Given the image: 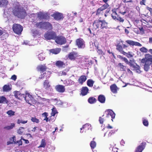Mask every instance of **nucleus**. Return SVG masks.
<instances>
[{
    "label": "nucleus",
    "instance_id": "09e8293b",
    "mask_svg": "<svg viewBox=\"0 0 152 152\" xmlns=\"http://www.w3.org/2000/svg\"><path fill=\"white\" fill-rule=\"evenodd\" d=\"M38 58L39 59L40 61H43L45 58L44 55L41 53L39 54L38 55Z\"/></svg>",
    "mask_w": 152,
    "mask_h": 152
},
{
    "label": "nucleus",
    "instance_id": "72a5a7b5",
    "mask_svg": "<svg viewBox=\"0 0 152 152\" xmlns=\"http://www.w3.org/2000/svg\"><path fill=\"white\" fill-rule=\"evenodd\" d=\"M56 65L58 67H62L65 65V64L63 61H58L56 62Z\"/></svg>",
    "mask_w": 152,
    "mask_h": 152
},
{
    "label": "nucleus",
    "instance_id": "c85d7f7f",
    "mask_svg": "<svg viewBox=\"0 0 152 152\" xmlns=\"http://www.w3.org/2000/svg\"><path fill=\"white\" fill-rule=\"evenodd\" d=\"M117 50L120 52L121 53L123 54L124 51L123 50V48L121 44L120 43H118L116 45Z\"/></svg>",
    "mask_w": 152,
    "mask_h": 152
},
{
    "label": "nucleus",
    "instance_id": "680f3d73",
    "mask_svg": "<svg viewBox=\"0 0 152 152\" xmlns=\"http://www.w3.org/2000/svg\"><path fill=\"white\" fill-rule=\"evenodd\" d=\"M146 9L150 12V15L151 16H152V8L148 7H147Z\"/></svg>",
    "mask_w": 152,
    "mask_h": 152
},
{
    "label": "nucleus",
    "instance_id": "338daca9",
    "mask_svg": "<svg viewBox=\"0 0 152 152\" xmlns=\"http://www.w3.org/2000/svg\"><path fill=\"white\" fill-rule=\"evenodd\" d=\"M100 123L101 124H103L104 121V119L103 118L100 117L99 120Z\"/></svg>",
    "mask_w": 152,
    "mask_h": 152
},
{
    "label": "nucleus",
    "instance_id": "c9c22d12",
    "mask_svg": "<svg viewBox=\"0 0 152 152\" xmlns=\"http://www.w3.org/2000/svg\"><path fill=\"white\" fill-rule=\"evenodd\" d=\"M42 115L45 117V118H44V120H45L46 122H48V121H50V119H48V113L46 112H45L42 114Z\"/></svg>",
    "mask_w": 152,
    "mask_h": 152
},
{
    "label": "nucleus",
    "instance_id": "dca6fc26",
    "mask_svg": "<svg viewBox=\"0 0 152 152\" xmlns=\"http://www.w3.org/2000/svg\"><path fill=\"white\" fill-rule=\"evenodd\" d=\"M146 144L145 142H142L136 148L135 152H142L145 148Z\"/></svg>",
    "mask_w": 152,
    "mask_h": 152
},
{
    "label": "nucleus",
    "instance_id": "2f4dec72",
    "mask_svg": "<svg viewBox=\"0 0 152 152\" xmlns=\"http://www.w3.org/2000/svg\"><path fill=\"white\" fill-rule=\"evenodd\" d=\"M8 102L6 98L4 96H0V103H6L7 104Z\"/></svg>",
    "mask_w": 152,
    "mask_h": 152
},
{
    "label": "nucleus",
    "instance_id": "4468645a",
    "mask_svg": "<svg viewBox=\"0 0 152 152\" xmlns=\"http://www.w3.org/2000/svg\"><path fill=\"white\" fill-rule=\"evenodd\" d=\"M105 113H106L107 117H108L109 115L111 116V120L113 121V119L115 118V114L114 112L111 109H107L105 110Z\"/></svg>",
    "mask_w": 152,
    "mask_h": 152
},
{
    "label": "nucleus",
    "instance_id": "bf43d9fd",
    "mask_svg": "<svg viewBox=\"0 0 152 152\" xmlns=\"http://www.w3.org/2000/svg\"><path fill=\"white\" fill-rule=\"evenodd\" d=\"M143 124L145 126H148V121L146 119H144L143 121Z\"/></svg>",
    "mask_w": 152,
    "mask_h": 152
},
{
    "label": "nucleus",
    "instance_id": "f704fd0d",
    "mask_svg": "<svg viewBox=\"0 0 152 152\" xmlns=\"http://www.w3.org/2000/svg\"><path fill=\"white\" fill-rule=\"evenodd\" d=\"M94 83V81L91 79H88L87 80V84L89 87H92Z\"/></svg>",
    "mask_w": 152,
    "mask_h": 152
},
{
    "label": "nucleus",
    "instance_id": "e433bc0d",
    "mask_svg": "<svg viewBox=\"0 0 152 152\" xmlns=\"http://www.w3.org/2000/svg\"><path fill=\"white\" fill-rule=\"evenodd\" d=\"M123 54L125 55L128 58H132L133 56L132 53L131 52H129L128 53H126L124 52Z\"/></svg>",
    "mask_w": 152,
    "mask_h": 152
},
{
    "label": "nucleus",
    "instance_id": "bb28decb",
    "mask_svg": "<svg viewBox=\"0 0 152 152\" xmlns=\"http://www.w3.org/2000/svg\"><path fill=\"white\" fill-rule=\"evenodd\" d=\"M87 79L86 76L85 75H81L78 80V81L79 84L82 85Z\"/></svg>",
    "mask_w": 152,
    "mask_h": 152
},
{
    "label": "nucleus",
    "instance_id": "a18cd8bd",
    "mask_svg": "<svg viewBox=\"0 0 152 152\" xmlns=\"http://www.w3.org/2000/svg\"><path fill=\"white\" fill-rule=\"evenodd\" d=\"M53 100L56 102V104L57 105H62L63 104V103L61 101L59 100L57 98L53 99Z\"/></svg>",
    "mask_w": 152,
    "mask_h": 152
},
{
    "label": "nucleus",
    "instance_id": "7c9ffc66",
    "mask_svg": "<svg viewBox=\"0 0 152 152\" xmlns=\"http://www.w3.org/2000/svg\"><path fill=\"white\" fill-rule=\"evenodd\" d=\"M43 86L45 89L47 90L49 88L50 86L49 84V82L48 80H45L43 83Z\"/></svg>",
    "mask_w": 152,
    "mask_h": 152
},
{
    "label": "nucleus",
    "instance_id": "f03ea898",
    "mask_svg": "<svg viewBox=\"0 0 152 152\" xmlns=\"http://www.w3.org/2000/svg\"><path fill=\"white\" fill-rule=\"evenodd\" d=\"M141 62L142 63L144 64V70L146 71H148L150 68V65L152 64L151 56L149 54H145V57L142 59Z\"/></svg>",
    "mask_w": 152,
    "mask_h": 152
},
{
    "label": "nucleus",
    "instance_id": "39448f33",
    "mask_svg": "<svg viewBox=\"0 0 152 152\" xmlns=\"http://www.w3.org/2000/svg\"><path fill=\"white\" fill-rule=\"evenodd\" d=\"M96 29L98 28L99 30L107 28V23L104 20H98L96 22Z\"/></svg>",
    "mask_w": 152,
    "mask_h": 152
},
{
    "label": "nucleus",
    "instance_id": "9d476101",
    "mask_svg": "<svg viewBox=\"0 0 152 152\" xmlns=\"http://www.w3.org/2000/svg\"><path fill=\"white\" fill-rule=\"evenodd\" d=\"M37 17L40 20L47 19L50 18V16L47 13L40 12L37 14Z\"/></svg>",
    "mask_w": 152,
    "mask_h": 152
},
{
    "label": "nucleus",
    "instance_id": "8fccbe9b",
    "mask_svg": "<svg viewBox=\"0 0 152 152\" xmlns=\"http://www.w3.org/2000/svg\"><path fill=\"white\" fill-rule=\"evenodd\" d=\"M52 112L51 113V116H54L57 113V112L55 108H53L52 110Z\"/></svg>",
    "mask_w": 152,
    "mask_h": 152
},
{
    "label": "nucleus",
    "instance_id": "7ed1b4c3",
    "mask_svg": "<svg viewBox=\"0 0 152 152\" xmlns=\"http://www.w3.org/2000/svg\"><path fill=\"white\" fill-rule=\"evenodd\" d=\"M127 64H129L130 66L131 69L132 70H136L138 73H140L141 71L140 70V66L135 63L132 60H130L128 62L126 63Z\"/></svg>",
    "mask_w": 152,
    "mask_h": 152
},
{
    "label": "nucleus",
    "instance_id": "864d4df0",
    "mask_svg": "<svg viewBox=\"0 0 152 152\" xmlns=\"http://www.w3.org/2000/svg\"><path fill=\"white\" fill-rule=\"evenodd\" d=\"M31 120V121L33 122H35L37 123H38L39 122V120L36 118L35 117H32Z\"/></svg>",
    "mask_w": 152,
    "mask_h": 152
},
{
    "label": "nucleus",
    "instance_id": "37998d69",
    "mask_svg": "<svg viewBox=\"0 0 152 152\" xmlns=\"http://www.w3.org/2000/svg\"><path fill=\"white\" fill-rule=\"evenodd\" d=\"M117 57L118 58L124 61L126 63L128 62V60L126 58L120 55H118Z\"/></svg>",
    "mask_w": 152,
    "mask_h": 152
},
{
    "label": "nucleus",
    "instance_id": "49530a36",
    "mask_svg": "<svg viewBox=\"0 0 152 152\" xmlns=\"http://www.w3.org/2000/svg\"><path fill=\"white\" fill-rule=\"evenodd\" d=\"M32 33L33 34V36L35 37L39 35V31L37 30H34L32 31Z\"/></svg>",
    "mask_w": 152,
    "mask_h": 152
},
{
    "label": "nucleus",
    "instance_id": "aec40b11",
    "mask_svg": "<svg viewBox=\"0 0 152 152\" xmlns=\"http://www.w3.org/2000/svg\"><path fill=\"white\" fill-rule=\"evenodd\" d=\"M91 126L88 124H86L83 125L82 127L80 129V132L83 133L84 132H85L86 131L88 130Z\"/></svg>",
    "mask_w": 152,
    "mask_h": 152
},
{
    "label": "nucleus",
    "instance_id": "052dcab7",
    "mask_svg": "<svg viewBox=\"0 0 152 152\" xmlns=\"http://www.w3.org/2000/svg\"><path fill=\"white\" fill-rule=\"evenodd\" d=\"M22 129H23V127H20L18 131V134H22L23 133V131L21 130Z\"/></svg>",
    "mask_w": 152,
    "mask_h": 152
},
{
    "label": "nucleus",
    "instance_id": "69168bd1",
    "mask_svg": "<svg viewBox=\"0 0 152 152\" xmlns=\"http://www.w3.org/2000/svg\"><path fill=\"white\" fill-rule=\"evenodd\" d=\"M16 143H18L19 146L21 145L22 144V142L21 140H20L16 142Z\"/></svg>",
    "mask_w": 152,
    "mask_h": 152
},
{
    "label": "nucleus",
    "instance_id": "603ef678",
    "mask_svg": "<svg viewBox=\"0 0 152 152\" xmlns=\"http://www.w3.org/2000/svg\"><path fill=\"white\" fill-rule=\"evenodd\" d=\"M27 120L26 121H23V120L22 119H18V120L17 123V124H20V123L24 124L27 123Z\"/></svg>",
    "mask_w": 152,
    "mask_h": 152
},
{
    "label": "nucleus",
    "instance_id": "ea45409f",
    "mask_svg": "<svg viewBox=\"0 0 152 152\" xmlns=\"http://www.w3.org/2000/svg\"><path fill=\"white\" fill-rule=\"evenodd\" d=\"M7 114H8L9 117H11L15 115V112L12 110H10L7 112Z\"/></svg>",
    "mask_w": 152,
    "mask_h": 152
},
{
    "label": "nucleus",
    "instance_id": "6ab92c4d",
    "mask_svg": "<svg viewBox=\"0 0 152 152\" xmlns=\"http://www.w3.org/2000/svg\"><path fill=\"white\" fill-rule=\"evenodd\" d=\"M26 102L29 104H30V102H31L33 97L29 93H27L26 95H25V96L24 98Z\"/></svg>",
    "mask_w": 152,
    "mask_h": 152
},
{
    "label": "nucleus",
    "instance_id": "f8f14e48",
    "mask_svg": "<svg viewBox=\"0 0 152 152\" xmlns=\"http://www.w3.org/2000/svg\"><path fill=\"white\" fill-rule=\"evenodd\" d=\"M76 45L80 48H83L85 47V42L83 39L81 38L78 39L76 41Z\"/></svg>",
    "mask_w": 152,
    "mask_h": 152
},
{
    "label": "nucleus",
    "instance_id": "c03bdc74",
    "mask_svg": "<svg viewBox=\"0 0 152 152\" xmlns=\"http://www.w3.org/2000/svg\"><path fill=\"white\" fill-rule=\"evenodd\" d=\"M3 89L4 91H10L11 88L9 85H5L3 86Z\"/></svg>",
    "mask_w": 152,
    "mask_h": 152
},
{
    "label": "nucleus",
    "instance_id": "f3484780",
    "mask_svg": "<svg viewBox=\"0 0 152 152\" xmlns=\"http://www.w3.org/2000/svg\"><path fill=\"white\" fill-rule=\"evenodd\" d=\"M56 90L59 93H63L65 90L64 86L61 85H58L56 86L55 87Z\"/></svg>",
    "mask_w": 152,
    "mask_h": 152
},
{
    "label": "nucleus",
    "instance_id": "0eeeda50",
    "mask_svg": "<svg viewBox=\"0 0 152 152\" xmlns=\"http://www.w3.org/2000/svg\"><path fill=\"white\" fill-rule=\"evenodd\" d=\"M109 6L108 4L107 3H106L99 8L96 11V15L98 16L100 19L101 18V16L102 15L103 10L107 9Z\"/></svg>",
    "mask_w": 152,
    "mask_h": 152
},
{
    "label": "nucleus",
    "instance_id": "e2e57ef3",
    "mask_svg": "<svg viewBox=\"0 0 152 152\" xmlns=\"http://www.w3.org/2000/svg\"><path fill=\"white\" fill-rule=\"evenodd\" d=\"M146 0H142L140 2V4L141 5H145V3L146 2Z\"/></svg>",
    "mask_w": 152,
    "mask_h": 152
},
{
    "label": "nucleus",
    "instance_id": "2eb2a0df",
    "mask_svg": "<svg viewBox=\"0 0 152 152\" xmlns=\"http://www.w3.org/2000/svg\"><path fill=\"white\" fill-rule=\"evenodd\" d=\"M33 24H34V26L37 28L41 29L44 28V22H36L34 20L32 21Z\"/></svg>",
    "mask_w": 152,
    "mask_h": 152
},
{
    "label": "nucleus",
    "instance_id": "cd10ccee",
    "mask_svg": "<svg viewBox=\"0 0 152 152\" xmlns=\"http://www.w3.org/2000/svg\"><path fill=\"white\" fill-rule=\"evenodd\" d=\"M61 50V49L60 48H56L54 49H51L49 50L50 53L53 54H57L60 53Z\"/></svg>",
    "mask_w": 152,
    "mask_h": 152
},
{
    "label": "nucleus",
    "instance_id": "f257e3e1",
    "mask_svg": "<svg viewBox=\"0 0 152 152\" xmlns=\"http://www.w3.org/2000/svg\"><path fill=\"white\" fill-rule=\"evenodd\" d=\"M12 13L15 16L23 19L27 15L25 10L19 5H16L15 7L13 9Z\"/></svg>",
    "mask_w": 152,
    "mask_h": 152
},
{
    "label": "nucleus",
    "instance_id": "a211bd4d",
    "mask_svg": "<svg viewBox=\"0 0 152 152\" xmlns=\"http://www.w3.org/2000/svg\"><path fill=\"white\" fill-rule=\"evenodd\" d=\"M126 42L129 44L130 46H134V45L139 47H141L142 46V45L139 42L132 40H127L126 41Z\"/></svg>",
    "mask_w": 152,
    "mask_h": 152
},
{
    "label": "nucleus",
    "instance_id": "13d9d810",
    "mask_svg": "<svg viewBox=\"0 0 152 152\" xmlns=\"http://www.w3.org/2000/svg\"><path fill=\"white\" fill-rule=\"evenodd\" d=\"M97 52L98 54L101 55H102L103 54V52L101 49H99L98 47L97 48Z\"/></svg>",
    "mask_w": 152,
    "mask_h": 152
},
{
    "label": "nucleus",
    "instance_id": "79ce46f5",
    "mask_svg": "<svg viewBox=\"0 0 152 152\" xmlns=\"http://www.w3.org/2000/svg\"><path fill=\"white\" fill-rule=\"evenodd\" d=\"M87 31H88L90 34V36L91 37H94V30L91 29L90 28L87 29Z\"/></svg>",
    "mask_w": 152,
    "mask_h": 152
},
{
    "label": "nucleus",
    "instance_id": "c756f323",
    "mask_svg": "<svg viewBox=\"0 0 152 152\" xmlns=\"http://www.w3.org/2000/svg\"><path fill=\"white\" fill-rule=\"evenodd\" d=\"M98 100L101 103H104L105 101V97L103 95H100L98 97Z\"/></svg>",
    "mask_w": 152,
    "mask_h": 152
},
{
    "label": "nucleus",
    "instance_id": "423d86ee",
    "mask_svg": "<svg viewBox=\"0 0 152 152\" xmlns=\"http://www.w3.org/2000/svg\"><path fill=\"white\" fill-rule=\"evenodd\" d=\"M55 40L57 44L61 45L65 44L66 42V40L65 37L61 35L57 36L56 35Z\"/></svg>",
    "mask_w": 152,
    "mask_h": 152
},
{
    "label": "nucleus",
    "instance_id": "6e6552de",
    "mask_svg": "<svg viewBox=\"0 0 152 152\" xmlns=\"http://www.w3.org/2000/svg\"><path fill=\"white\" fill-rule=\"evenodd\" d=\"M56 34L53 31H47L44 34V37L47 40L54 39H56Z\"/></svg>",
    "mask_w": 152,
    "mask_h": 152
},
{
    "label": "nucleus",
    "instance_id": "3c124183",
    "mask_svg": "<svg viewBox=\"0 0 152 152\" xmlns=\"http://www.w3.org/2000/svg\"><path fill=\"white\" fill-rule=\"evenodd\" d=\"M20 94V92L17 91H15L14 96L16 98H17L18 99H20V97L19 96Z\"/></svg>",
    "mask_w": 152,
    "mask_h": 152
},
{
    "label": "nucleus",
    "instance_id": "a878e982",
    "mask_svg": "<svg viewBox=\"0 0 152 152\" xmlns=\"http://www.w3.org/2000/svg\"><path fill=\"white\" fill-rule=\"evenodd\" d=\"M50 77V74L49 73H46V72L44 73L43 74H41L40 77L37 79V80H39L41 79H44L45 77L47 79L49 78Z\"/></svg>",
    "mask_w": 152,
    "mask_h": 152
},
{
    "label": "nucleus",
    "instance_id": "ddd939ff",
    "mask_svg": "<svg viewBox=\"0 0 152 152\" xmlns=\"http://www.w3.org/2000/svg\"><path fill=\"white\" fill-rule=\"evenodd\" d=\"M67 56L68 58L72 61L75 60L78 56L77 53L74 51L69 53Z\"/></svg>",
    "mask_w": 152,
    "mask_h": 152
},
{
    "label": "nucleus",
    "instance_id": "58836bf2",
    "mask_svg": "<svg viewBox=\"0 0 152 152\" xmlns=\"http://www.w3.org/2000/svg\"><path fill=\"white\" fill-rule=\"evenodd\" d=\"M46 145V143L45 140V139H42L41 141L40 145L39 147L44 148Z\"/></svg>",
    "mask_w": 152,
    "mask_h": 152
},
{
    "label": "nucleus",
    "instance_id": "b1692460",
    "mask_svg": "<svg viewBox=\"0 0 152 152\" xmlns=\"http://www.w3.org/2000/svg\"><path fill=\"white\" fill-rule=\"evenodd\" d=\"M44 28L52 30L53 28L52 25L48 22H44Z\"/></svg>",
    "mask_w": 152,
    "mask_h": 152
},
{
    "label": "nucleus",
    "instance_id": "5fc2aeb1",
    "mask_svg": "<svg viewBox=\"0 0 152 152\" xmlns=\"http://www.w3.org/2000/svg\"><path fill=\"white\" fill-rule=\"evenodd\" d=\"M7 3L8 1L7 0H0V5L1 4L6 5L7 4Z\"/></svg>",
    "mask_w": 152,
    "mask_h": 152
},
{
    "label": "nucleus",
    "instance_id": "1a4fd4ad",
    "mask_svg": "<svg viewBox=\"0 0 152 152\" xmlns=\"http://www.w3.org/2000/svg\"><path fill=\"white\" fill-rule=\"evenodd\" d=\"M51 16L55 20L58 21L62 20L64 18L63 14L58 12H54Z\"/></svg>",
    "mask_w": 152,
    "mask_h": 152
},
{
    "label": "nucleus",
    "instance_id": "20e7f679",
    "mask_svg": "<svg viewBox=\"0 0 152 152\" xmlns=\"http://www.w3.org/2000/svg\"><path fill=\"white\" fill-rule=\"evenodd\" d=\"M12 28L14 33L18 35H20L23 30V27L20 24L14 23L12 26Z\"/></svg>",
    "mask_w": 152,
    "mask_h": 152
},
{
    "label": "nucleus",
    "instance_id": "de8ad7c7",
    "mask_svg": "<svg viewBox=\"0 0 152 152\" xmlns=\"http://www.w3.org/2000/svg\"><path fill=\"white\" fill-rule=\"evenodd\" d=\"M94 138L93 139V140L91 141L90 143V146L93 152V149L95 147V141H94Z\"/></svg>",
    "mask_w": 152,
    "mask_h": 152
},
{
    "label": "nucleus",
    "instance_id": "4d7b16f0",
    "mask_svg": "<svg viewBox=\"0 0 152 152\" xmlns=\"http://www.w3.org/2000/svg\"><path fill=\"white\" fill-rule=\"evenodd\" d=\"M15 136H14L12 137L11 138V139H10V141L11 142L10 143H12L13 142H14L15 143H16V140L15 139Z\"/></svg>",
    "mask_w": 152,
    "mask_h": 152
},
{
    "label": "nucleus",
    "instance_id": "0e129e2a",
    "mask_svg": "<svg viewBox=\"0 0 152 152\" xmlns=\"http://www.w3.org/2000/svg\"><path fill=\"white\" fill-rule=\"evenodd\" d=\"M11 79L14 80V81H15L17 79L16 76L15 75H13L11 76Z\"/></svg>",
    "mask_w": 152,
    "mask_h": 152
},
{
    "label": "nucleus",
    "instance_id": "5701e85b",
    "mask_svg": "<svg viewBox=\"0 0 152 152\" xmlns=\"http://www.w3.org/2000/svg\"><path fill=\"white\" fill-rule=\"evenodd\" d=\"M89 89L87 87H83L81 89L80 94L83 96L86 95L88 93Z\"/></svg>",
    "mask_w": 152,
    "mask_h": 152
},
{
    "label": "nucleus",
    "instance_id": "9b49d317",
    "mask_svg": "<svg viewBox=\"0 0 152 152\" xmlns=\"http://www.w3.org/2000/svg\"><path fill=\"white\" fill-rule=\"evenodd\" d=\"M113 12V14H112V17L113 19L114 20L116 19L118 21L120 22L123 23L124 21V19L120 17L119 15H118L116 12L112 10Z\"/></svg>",
    "mask_w": 152,
    "mask_h": 152
},
{
    "label": "nucleus",
    "instance_id": "4be33fe9",
    "mask_svg": "<svg viewBox=\"0 0 152 152\" xmlns=\"http://www.w3.org/2000/svg\"><path fill=\"white\" fill-rule=\"evenodd\" d=\"M129 12L128 8H125V7H124L120 9L119 13L123 15H124L128 13Z\"/></svg>",
    "mask_w": 152,
    "mask_h": 152
},
{
    "label": "nucleus",
    "instance_id": "412c9836",
    "mask_svg": "<svg viewBox=\"0 0 152 152\" xmlns=\"http://www.w3.org/2000/svg\"><path fill=\"white\" fill-rule=\"evenodd\" d=\"M110 89L111 91L113 94H116L118 92V91L119 89L115 84H112L110 86Z\"/></svg>",
    "mask_w": 152,
    "mask_h": 152
},
{
    "label": "nucleus",
    "instance_id": "774afa93",
    "mask_svg": "<svg viewBox=\"0 0 152 152\" xmlns=\"http://www.w3.org/2000/svg\"><path fill=\"white\" fill-rule=\"evenodd\" d=\"M123 1L124 3H127L128 2H132L133 0H123Z\"/></svg>",
    "mask_w": 152,
    "mask_h": 152
},
{
    "label": "nucleus",
    "instance_id": "a19ab883",
    "mask_svg": "<svg viewBox=\"0 0 152 152\" xmlns=\"http://www.w3.org/2000/svg\"><path fill=\"white\" fill-rule=\"evenodd\" d=\"M15 126V124L14 123H12L10 126H8L4 127V129L8 130L12 129Z\"/></svg>",
    "mask_w": 152,
    "mask_h": 152
},
{
    "label": "nucleus",
    "instance_id": "473e14b6",
    "mask_svg": "<svg viewBox=\"0 0 152 152\" xmlns=\"http://www.w3.org/2000/svg\"><path fill=\"white\" fill-rule=\"evenodd\" d=\"M118 67L121 71H125L126 66L123 65L121 63H120L118 64Z\"/></svg>",
    "mask_w": 152,
    "mask_h": 152
},
{
    "label": "nucleus",
    "instance_id": "4c0bfd02",
    "mask_svg": "<svg viewBox=\"0 0 152 152\" xmlns=\"http://www.w3.org/2000/svg\"><path fill=\"white\" fill-rule=\"evenodd\" d=\"M88 102L91 104H94L95 102V98L93 97H91L88 98Z\"/></svg>",
    "mask_w": 152,
    "mask_h": 152
},
{
    "label": "nucleus",
    "instance_id": "6e6d98bb",
    "mask_svg": "<svg viewBox=\"0 0 152 152\" xmlns=\"http://www.w3.org/2000/svg\"><path fill=\"white\" fill-rule=\"evenodd\" d=\"M140 50L141 52L143 53H147L148 51L147 49L144 47L140 48Z\"/></svg>",
    "mask_w": 152,
    "mask_h": 152
},
{
    "label": "nucleus",
    "instance_id": "393cba45",
    "mask_svg": "<svg viewBox=\"0 0 152 152\" xmlns=\"http://www.w3.org/2000/svg\"><path fill=\"white\" fill-rule=\"evenodd\" d=\"M37 69L38 71L43 72L46 71L47 67L45 65H41L38 66Z\"/></svg>",
    "mask_w": 152,
    "mask_h": 152
}]
</instances>
